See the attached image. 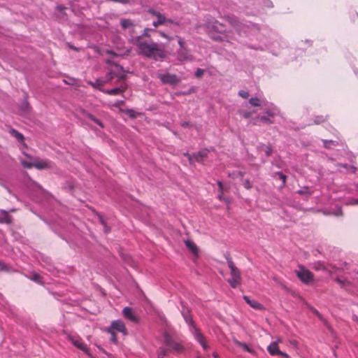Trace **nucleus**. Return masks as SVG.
<instances>
[{"label": "nucleus", "instance_id": "774afa93", "mask_svg": "<svg viewBox=\"0 0 358 358\" xmlns=\"http://www.w3.org/2000/svg\"><path fill=\"white\" fill-rule=\"evenodd\" d=\"M213 356L214 358H217L218 357V355L216 352H213Z\"/></svg>", "mask_w": 358, "mask_h": 358}, {"label": "nucleus", "instance_id": "f03ea898", "mask_svg": "<svg viewBox=\"0 0 358 358\" xmlns=\"http://www.w3.org/2000/svg\"><path fill=\"white\" fill-rule=\"evenodd\" d=\"M227 262L229 268H230L231 278L228 280V282L231 287L236 288L240 285L241 281V276L240 271L236 267L234 262L229 255L226 256Z\"/></svg>", "mask_w": 358, "mask_h": 358}, {"label": "nucleus", "instance_id": "e2e57ef3", "mask_svg": "<svg viewBox=\"0 0 358 358\" xmlns=\"http://www.w3.org/2000/svg\"><path fill=\"white\" fill-rule=\"evenodd\" d=\"M238 176L241 179H243V176H244V173H243V172H242V171H239V172L238 173Z\"/></svg>", "mask_w": 358, "mask_h": 358}, {"label": "nucleus", "instance_id": "4c0bfd02", "mask_svg": "<svg viewBox=\"0 0 358 358\" xmlns=\"http://www.w3.org/2000/svg\"><path fill=\"white\" fill-rule=\"evenodd\" d=\"M326 120V117H324V116L321 115V116H317L315 117V124H320V123H322L323 122H324Z\"/></svg>", "mask_w": 358, "mask_h": 358}, {"label": "nucleus", "instance_id": "a878e982", "mask_svg": "<svg viewBox=\"0 0 358 358\" xmlns=\"http://www.w3.org/2000/svg\"><path fill=\"white\" fill-rule=\"evenodd\" d=\"M168 352H170L167 348H164V347H160L157 350V357L158 358H164Z\"/></svg>", "mask_w": 358, "mask_h": 358}, {"label": "nucleus", "instance_id": "69168bd1", "mask_svg": "<svg viewBox=\"0 0 358 358\" xmlns=\"http://www.w3.org/2000/svg\"><path fill=\"white\" fill-rule=\"evenodd\" d=\"M266 113L267 114V115L268 116H271V117H273V113L269 110L266 111Z\"/></svg>", "mask_w": 358, "mask_h": 358}, {"label": "nucleus", "instance_id": "dca6fc26", "mask_svg": "<svg viewBox=\"0 0 358 358\" xmlns=\"http://www.w3.org/2000/svg\"><path fill=\"white\" fill-rule=\"evenodd\" d=\"M12 222L11 217L8 212L4 210H0V223L10 224Z\"/></svg>", "mask_w": 358, "mask_h": 358}, {"label": "nucleus", "instance_id": "37998d69", "mask_svg": "<svg viewBox=\"0 0 358 358\" xmlns=\"http://www.w3.org/2000/svg\"><path fill=\"white\" fill-rule=\"evenodd\" d=\"M159 35L166 38V39H168L169 41H171L173 39V37L169 36L168 34H166V33H164V31H159Z\"/></svg>", "mask_w": 358, "mask_h": 358}, {"label": "nucleus", "instance_id": "7ed1b4c3", "mask_svg": "<svg viewBox=\"0 0 358 358\" xmlns=\"http://www.w3.org/2000/svg\"><path fill=\"white\" fill-rule=\"evenodd\" d=\"M163 343L167 346V349L170 352L180 353L183 352L184 347L181 343L177 342L166 332H164Z\"/></svg>", "mask_w": 358, "mask_h": 358}, {"label": "nucleus", "instance_id": "39448f33", "mask_svg": "<svg viewBox=\"0 0 358 358\" xmlns=\"http://www.w3.org/2000/svg\"><path fill=\"white\" fill-rule=\"evenodd\" d=\"M297 277L305 284H308L313 280V274L303 266H299V270L295 271Z\"/></svg>", "mask_w": 358, "mask_h": 358}, {"label": "nucleus", "instance_id": "ddd939ff", "mask_svg": "<svg viewBox=\"0 0 358 358\" xmlns=\"http://www.w3.org/2000/svg\"><path fill=\"white\" fill-rule=\"evenodd\" d=\"M127 89V87L125 85H121L120 87L113 88L112 90H105L103 89L101 91L109 95H117L121 93H123Z\"/></svg>", "mask_w": 358, "mask_h": 358}, {"label": "nucleus", "instance_id": "2eb2a0df", "mask_svg": "<svg viewBox=\"0 0 358 358\" xmlns=\"http://www.w3.org/2000/svg\"><path fill=\"white\" fill-rule=\"evenodd\" d=\"M245 301L250 305L252 308L256 310H263L264 306L255 300H251L248 296H244Z\"/></svg>", "mask_w": 358, "mask_h": 358}, {"label": "nucleus", "instance_id": "c9c22d12", "mask_svg": "<svg viewBox=\"0 0 358 358\" xmlns=\"http://www.w3.org/2000/svg\"><path fill=\"white\" fill-rule=\"evenodd\" d=\"M243 185L247 189H250L252 188V185L250 184V181L249 179L244 180L243 182Z\"/></svg>", "mask_w": 358, "mask_h": 358}, {"label": "nucleus", "instance_id": "de8ad7c7", "mask_svg": "<svg viewBox=\"0 0 358 358\" xmlns=\"http://www.w3.org/2000/svg\"><path fill=\"white\" fill-rule=\"evenodd\" d=\"M348 204L350 205H357L358 204V199H352L348 202Z\"/></svg>", "mask_w": 358, "mask_h": 358}, {"label": "nucleus", "instance_id": "473e14b6", "mask_svg": "<svg viewBox=\"0 0 358 358\" xmlns=\"http://www.w3.org/2000/svg\"><path fill=\"white\" fill-rule=\"evenodd\" d=\"M22 165L26 169H31L34 166V162H29L24 160H21Z\"/></svg>", "mask_w": 358, "mask_h": 358}, {"label": "nucleus", "instance_id": "ea45409f", "mask_svg": "<svg viewBox=\"0 0 358 358\" xmlns=\"http://www.w3.org/2000/svg\"><path fill=\"white\" fill-rule=\"evenodd\" d=\"M336 281L342 287H344L346 285H349L348 281L342 280L340 278H336Z\"/></svg>", "mask_w": 358, "mask_h": 358}, {"label": "nucleus", "instance_id": "2f4dec72", "mask_svg": "<svg viewBox=\"0 0 358 358\" xmlns=\"http://www.w3.org/2000/svg\"><path fill=\"white\" fill-rule=\"evenodd\" d=\"M104 84V82L100 80H96V81L94 83H90V85H92L95 88H99V90H102L101 89V87L103 86Z\"/></svg>", "mask_w": 358, "mask_h": 358}, {"label": "nucleus", "instance_id": "4be33fe9", "mask_svg": "<svg viewBox=\"0 0 358 358\" xmlns=\"http://www.w3.org/2000/svg\"><path fill=\"white\" fill-rule=\"evenodd\" d=\"M31 107L27 100V96H26L24 100L22 101L20 109L23 113H28L30 110Z\"/></svg>", "mask_w": 358, "mask_h": 358}, {"label": "nucleus", "instance_id": "cd10ccee", "mask_svg": "<svg viewBox=\"0 0 358 358\" xmlns=\"http://www.w3.org/2000/svg\"><path fill=\"white\" fill-rule=\"evenodd\" d=\"M31 280L38 283V284H42L43 283V281H42V278L40 276L39 274L36 273H34L32 274V275L29 278Z\"/></svg>", "mask_w": 358, "mask_h": 358}, {"label": "nucleus", "instance_id": "7c9ffc66", "mask_svg": "<svg viewBox=\"0 0 358 358\" xmlns=\"http://www.w3.org/2000/svg\"><path fill=\"white\" fill-rule=\"evenodd\" d=\"M249 103L253 106H260V100L256 97H252L249 100Z\"/></svg>", "mask_w": 358, "mask_h": 358}, {"label": "nucleus", "instance_id": "412c9836", "mask_svg": "<svg viewBox=\"0 0 358 358\" xmlns=\"http://www.w3.org/2000/svg\"><path fill=\"white\" fill-rule=\"evenodd\" d=\"M9 133L12 136L15 137L18 141H20L21 143L24 141V136L21 133H20L17 130H15V129H10Z\"/></svg>", "mask_w": 358, "mask_h": 358}, {"label": "nucleus", "instance_id": "6ab92c4d", "mask_svg": "<svg viewBox=\"0 0 358 358\" xmlns=\"http://www.w3.org/2000/svg\"><path fill=\"white\" fill-rule=\"evenodd\" d=\"M182 315L184 317L185 322L187 324H189V325L190 326L191 329H192L193 327H196V325H195L191 315L189 314L188 311H187V312L182 311Z\"/></svg>", "mask_w": 358, "mask_h": 358}, {"label": "nucleus", "instance_id": "9d476101", "mask_svg": "<svg viewBox=\"0 0 358 358\" xmlns=\"http://www.w3.org/2000/svg\"><path fill=\"white\" fill-rule=\"evenodd\" d=\"M178 59L180 62L192 61L193 59L192 55L189 53V50L186 48L178 49L177 51Z\"/></svg>", "mask_w": 358, "mask_h": 358}, {"label": "nucleus", "instance_id": "423d86ee", "mask_svg": "<svg viewBox=\"0 0 358 358\" xmlns=\"http://www.w3.org/2000/svg\"><path fill=\"white\" fill-rule=\"evenodd\" d=\"M148 13L152 15L154 17H157V20H154L152 22V25L155 28L158 27L159 26L163 25L166 23L167 18L164 15V14L157 11L153 8H149L148 10Z\"/></svg>", "mask_w": 358, "mask_h": 358}, {"label": "nucleus", "instance_id": "09e8293b", "mask_svg": "<svg viewBox=\"0 0 358 358\" xmlns=\"http://www.w3.org/2000/svg\"><path fill=\"white\" fill-rule=\"evenodd\" d=\"M217 185H218V187H219V192H223V185H222V182L220 180L217 181Z\"/></svg>", "mask_w": 358, "mask_h": 358}, {"label": "nucleus", "instance_id": "a19ab883", "mask_svg": "<svg viewBox=\"0 0 358 358\" xmlns=\"http://www.w3.org/2000/svg\"><path fill=\"white\" fill-rule=\"evenodd\" d=\"M310 309L315 315L319 317L320 320H322V315L315 308L310 307Z\"/></svg>", "mask_w": 358, "mask_h": 358}, {"label": "nucleus", "instance_id": "393cba45", "mask_svg": "<svg viewBox=\"0 0 358 358\" xmlns=\"http://www.w3.org/2000/svg\"><path fill=\"white\" fill-rule=\"evenodd\" d=\"M86 117L87 118H89L90 120H91L92 121H93L96 124H98L101 128H103L104 126H103V122L100 120L95 117L93 115H92L90 113H87Z\"/></svg>", "mask_w": 358, "mask_h": 358}, {"label": "nucleus", "instance_id": "f8f14e48", "mask_svg": "<svg viewBox=\"0 0 358 358\" xmlns=\"http://www.w3.org/2000/svg\"><path fill=\"white\" fill-rule=\"evenodd\" d=\"M226 20L227 22L233 27H234L237 31L240 32L241 31V23L238 21V20L233 16V15H227L226 16Z\"/></svg>", "mask_w": 358, "mask_h": 358}, {"label": "nucleus", "instance_id": "c85d7f7f", "mask_svg": "<svg viewBox=\"0 0 358 358\" xmlns=\"http://www.w3.org/2000/svg\"><path fill=\"white\" fill-rule=\"evenodd\" d=\"M238 114L241 115L243 117L248 119L251 117L252 112L248 111V110H239Z\"/></svg>", "mask_w": 358, "mask_h": 358}, {"label": "nucleus", "instance_id": "e433bc0d", "mask_svg": "<svg viewBox=\"0 0 358 358\" xmlns=\"http://www.w3.org/2000/svg\"><path fill=\"white\" fill-rule=\"evenodd\" d=\"M259 120L266 124H271L273 123V121L271 120L269 118L266 117V116H261L259 117Z\"/></svg>", "mask_w": 358, "mask_h": 358}, {"label": "nucleus", "instance_id": "72a5a7b5", "mask_svg": "<svg viewBox=\"0 0 358 358\" xmlns=\"http://www.w3.org/2000/svg\"><path fill=\"white\" fill-rule=\"evenodd\" d=\"M275 174L279 176V178L280 180H282V185L285 186V183H286L287 176L285 175H284L282 172H277Z\"/></svg>", "mask_w": 358, "mask_h": 358}, {"label": "nucleus", "instance_id": "9b49d317", "mask_svg": "<svg viewBox=\"0 0 358 358\" xmlns=\"http://www.w3.org/2000/svg\"><path fill=\"white\" fill-rule=\"evenodd\" d=\"M34 167L39 170L48 169L53 168V164L51 162L47 160H37L34 162Z\"/></svg>", "mask_w": 358, "mask_h": 358}, {"label": "nucleus", "instance_id": "bb28decb", "mask_svg": "<svg viewBox=\"0 0 358 358\" xmlns=\"http://www.w3.org/2000/svg\"><path fill=\"white\" fill-rule=\"evenodd\" d=\"M324 146L327 148H331L332 146H336L338 145V143L332 140H323Z\"/></svg>", "mask_w": 358, "mask_h": 358}, {"label": "nucleus", "instance_id": "4d7b16f0", "mask_svg": "<svg viewBox=\"0 0 358 358\" xmlns=\"http://www.w3.org/2000/svg\"><path fill=\"white\" fill-rule=\"evenodd\" d=\"M273 343H276V344L278 345V343H282V339L280 337H278L276 340Z\"/></svg>", "mask_w": 358, "mask_h": 358}, {"label": "nucleus", "instance_id": "b1692460", "mask_svg": "<svg viewBox=\"0 0 358 358\" xmlns=\"http://www.w3.org/2000/svg\"><path fill=\"white\" fill-rule=\"evenodd\" d=\"M120 24L123 29H127L134 25L132 21L129 19H122Z\"/></svg>", "mask_w": 358, "mask_h": 358}, {"label": "nucleus", "instance_id": "4468645a", "mask_svg": "<svg viewBox=\"0 0 358 358\" xmlns=\"http://www.w3.org/2000/svg\"><path fill=\"white\" fill-rule=\"evenodd\" d=\"M122 314L124 317L129 320L130 321L134 322H137V317L134 314L132 309L131 308H129V307L124 308V309L122 310Z\"/></svg>", "mask_w": 358, "mask_h": 358}, {"label": "nucleus", "instance_id": "49530a36", "mask_svg": "<svg viewBox=\"0 0 358 358\" xmlns=\"http://www.w3.org/2000/svg\"><path fill=\"white\" fill-rule=\"evenodd\" d=\"M166 23H171V24H176V25H179V22L176 21V20H172V19H169V18H167Z\"/></svg>", "mask_w": 358, "mask_h": 358}, {"label": "nucleus", "instance_id": "c03bdc74", "mask_svg": "<svg viewBox=\"0 0 358 358\" xmlns=\"http://www.w3.org/2000/svg\"><path fill=\"white\" fill-rule=\"evenodd\" d=\"M115 77H116V74L112 71H110L107 75V81L113 80Z\"/></svg>", "mask_w": 358, "mask_h": 358}, {"label": "nucleus", "instance_id": "13d9d810", "mask_svg": "<svg viewBox=\"0 0 358 358\" xmlns=\"http://www.w3.org/2000/svg\"><path fill=\"white\" fill-rule=\"evenodd\" d=\"M116 77H117L119 80H124L126 76L124 75H116Z\"/></svg>", "mask_w": 358, "mask_h": 358}, {"label": "nucleus", "instance_id": "0e129e2a", "mask_svg": "<svg viewBox=\"0 0 358 358\" xmlns=\"http://www.w3.org/2000/svg\"><path fill=\"white\" fill-rule=\"evenodd\" d=\"M222 201H224L226 203H230V200L229 198L227 197H224V199H222Z\"/></svg>", "mask_w": 358, "mask_h": 358}, {"label": "nucleus", "instance_id": "1a4fd4ad", "mask_svg": "<svg viewBox=\"0 0 358 358\" xmlns=\"http://www.w3.org/2000/svg\"><path fill=\"white\" fill-rule=\"evenodd\" d=\"M108 329H111L113 331L116 330L119 332L122 333L124 335L127 334V331L125 327L124 322L121 320H115L111 322L110 327Z\"/></svg>", "mask_w": 358, "mask_h": 358}, {"label": "nucleus", "instance_id": "a18cd8bd", "mask_svg": "<svg viewBox=\"0 0 358 358\" xmlns=\"http://www.w3.org/2000/svg\"><path fill=\"white\" fill-rule=\"evenodd\" d=\"M272 152V148L271 146H267L265 150L266 156H270Z\"/></svg>", "mask_w": 358, "mask_h": 358}, {"label": "nucleus", "instance_id": "052dcab7", "mask_svg": "<svg viewBox=\"0 0 358 358\" xmlns=\"http://www.w3.org/2000/svg\"><path fill=\"white\" fill-rule=\"evenodd\" d=\"M69 48L73 50H76V51H79V48L72 45H69Z\"/></svg>", "mask_w": 358, "mask_h": 358}, {"label": "nucleus", "instance_id": "f257e3e1", "mask_svg": "<svg viewBox=\"0 0 358 358\" xmlns=\"http://www.w3.org/2000/svg\"><path fill=\"white\" fill-rule=\"evenodd\" d=\"M154 31L150 28H145L142 34L138 36H132L129 42L137 47V53L146 58L155 61H162L166 59L167 52L164 48L152 41H148L145 38H150V32Z\"/></svg>", "mask_w": 358, "mask_h": 358}, {"label": "nucleus", "instance_id": "680f3d73", "mask_svg": "<svg viewBox=\"0 0 358 358\" xmlns=\"http://www.w3.org/2000/svg\"><path fill=\"white\" fill-rule=\"evenodd\" d=\"M308 192V189L306 188V190H299L298 191V193L300 194H305Z\"/></svg>", "mask_w": 358, "mask_h": 358}, {"label": "nucleus", "instance_id": "338daca9", "mask_svg": "<svg viewBox=\"0 0 358 358\" xmlns=\"http://www.w3.org/2000/svg\"><path fill=\"white\" fill-rule=\"evenodd\" d=\"M115 66L118 69H120L122 71H124L123 68L121 66H119L117 64H116Z\"/></svg>", "mask_w": 358, "mask_h": 358}, {"label": "nucleus", "instance_id": "aec40b11", "mask_svg": "<svg viewBox=\"0 0 358 358\" xmlns=\"http://www.w3.org/2000/svg\"><path fill=\"white\" fill-rule=\"evenodd\" d=\"M233 341L237 346L242 348L244 350L250 353L254 352V350L251 349L246 343L240 342L239 341L235 338L233 340Z\"/></svg>", "mask_w": 358, "mask_h": 358}, {"label": "nucleus", "instance_id": "6e6552de", "mask_svg": "<svg viewBox=\"0 0 358 358\" xmlns=\"http://www.w3.org/2000/svg\"><path fill=\"white\" fill-rule=\"evenodd\" d=\"M69 341L71 342V343L76 347L77 348L80 349L85 353L90 355L89 350L87 347V345L82 342V339L77 336H71L68 335L67 336Z\"/></svg>", "mask_w": 358, "mask_h": 358}, {"label": "nucleus", "instance_id": "f704fd0d", "mask_svg": "<svg viewBox=\"0 0 358 358\" xmlns=\"http://www.w3.org/2000/svg\"><path fill=\"white\" fill-rule=\"evenodd\" d=\"M176 37L178 38V43L180 46L179 49L185 48V42H184L183 39L178 36H176Z\"/></svg>", "mask_w": 358, "mask_h": 358}, {"label": "nucleus", "instance_id": "3c124183", "mask_svg": "<svg viewBox=\"0 0 358 358\" xmlns=\"http://www.w3.org/2000/svg\"><path fill=\"white\" fill-rule=\"evenodd\" d=\"M99 218L100 222L103 225V227H106V223L105 220H103V217L99 215Z\"/></svg>", "mask_w": 358, "mask_h": 358}, {"label": "nucleus", "instance_id": "f3484780", "mask_svg": "<svg viewBox=\"0 0 358 358\" xmlns=\"http://www.w3.org/2000/svg\"><path fill=\"white\" fill-rule=\"evenodd\" d=\"M267 350L268 353L272 356L278 355L280 353L278 345L276 343H271L268 347Z\"/></svg>", "mask_w": 358, "mask_h": 358}, {"label": "nucleus", "instance_id": "79ce46f5", "mask_svg": "<svg viewBox=\"0 0 358 358\" xmlns=\"http://www.w3.org/2000/svg\"><path fill=\"white\" fill-rule=\"evenodd\" d=\"M203 72H204V70H203L201 69H197L195 72V76L196 78H201L203 76Z\"/></svg>", "mask_w": 358, "mask_h": 358}, {"label": "nucleus", "instance_id": "6e6d98bb", "mask_svg": "<svg viewBox=\"0 0 358 358\" xmlns=\"http://www.w3.org/2000/svg\"><path fill=\"white\" fill-rule=\"evenodd\" d=\"M224 195H223V192H220V194H218V199L220 200V201H222V199H224Z\"/></svg>", "mask_w": 358, "mask_h": 358}, {"label": "nucleus", "instance_id": "a211bd4d", "mask_svg": "<svg viewBox=\"0 0 358 358\" xmlns=\"http://www.w3.org/2000/svg\"><path fill=\"white\" fill-rule=\"evenodd\" d=\"M186 247L195 255L198 254V248L196 245L191 241L187 240L185 242Z\"/></svg>", "mask_w": 358, "mask_h": 358}, {"label": "nucleus", "instance_id": "bf43d9fd", "mask_svg": "<svg viewBox=\"0 0 358 358\" xmlns=\"http://www.w3.org/2000/svg\"><path fill=\"white\" fill-rule=\"evenodd\" d=\"M57 10H59V11H61V12H63V11L65 10V8H64V7H63V6H58L57 7Z\"/></svg>", "mask_w": 358, "mask_h": 358}, {"label": "nucleus", "instance_id": "58836bf2", "mask_svg": "<svg viewBox=\"0 0 358 358\" xmlns=\"http://www.w3.org/2000/svg\"><path fill=\"white\" fill-rule=\"evenodd\" d=\"M238 94L243 99H247L249 96V93L245 90H240Z\"/></svg>", "mask_w": 358, "mask_h": 358}, {"label": "nucleus", "instance_id": "8fccbe9b", "mask_svg": "<svg viewBox=\"0 0 358 358\" xmlns=\"http://www.w3.org/2000/svg\"><path fill=\"white\" fill-rule=\"evenodd\" d=\"M0 271H7L6 265L0 262Z\"/></svg>", "mask_w": 358, "mask_h": 358}, {"label": "nucleus", "instance_id": "20e7f679", "mask_svg": "<svg viewBox=\"0 0 358 358\" xmlns=\"http://www.w3.org/2000/svg\"><path fill=\"white\" fill-rule=\"evenodd\" d=\"M157 78L163 84H169L171 85H176L180 82V78L176 74L166 73H157Z\"/></svg>", "mask_w": 358, "mask_h": 358}, {"label": "nucleus", "instance_id": "0eeeda50", "mask_svg": "<svg viewBox=\"0 0 358 358\" xmlns=\"http://www.w3.org/2000/svg\"><path fill=\"white\" fill-rule=\"evenodd\" d=\"M191 332L203 349L207 350L209 348V345L205 336L201 334L200 330L196 327H193L192 329H191Z\"/></svg>", "mask_w": 358, "mask_h": 358}, {"label": "nucleus", "instance_id": "864d4df0", "mask_svg": "<svg viewBox=\"0 0 358 358\" xmlns=\"http://www.w3.org/2000/svg\"><path fill=\"white\" fill-rule=\"evenodd\" d=\"M278 355H280V356H282V357H283L285 358H288L289 357V355L287 353L283 352L282 351H280V353Z\"/></svg>", "mask_w": 358, "mask_h": 358}, {"label": "nucleus", "instance_id": "603ef678", "mask_svg": "<svg viewBox=\"0 0 358 358\" xmlns=\"http://www.w3.org/2000/svg\"><path fill=\"white\" fill-rule=\"evenodd\" d=\"M181 126H182V127H188L191 126V124H190L189 122H185H185H182L181 123Z\"/></svg>", "mask_w": 358, "mask_h": 358}, {"label": "nucleus", "instance_id": "c756f323", "mask_svg": "<svg viewBox=\"0 0 358 358\" xmlns=\"http://www.w3.org/2000/svg\"><path fill=\"white\" fill-rule=\"evenodd\" d=\"M106 331L110 334V341L113 343H116L117 342V336H116V334L114 332V331H113L111 329L107 328L106 329Z\"/></svg>", "mask_w": 358, "mask_h": 358}, {"label": "nucleus", "instance_id": "5fc2aeb1", "mask_svg": "<svg viewBox=\"0 0 358 358\" xmlns=\"http://www.w3.org/2000/svg\"><path fill=\"white\" fill-rule=\"evenodd\" d=\"M188 159H189V162L190 164H192L193 163V161L194 159V155H189L188 157Z\"/></svg>", "mask_w": 358, "mask_h": 358}, {"label": "nucleus", "instance_id": "5701e85b", "mask_svg": "<svg viewBox=\"0 0 358 358\" xmlns=\"http://www.w3.org/2000/svg\"><path fill=\"white\" fill-rule=\"evenodd\" d=\"M206 155H207L206 150L199 151V152L194 154V160L196 162H201L203 158L206 157Z\"/></svg>", "mask_w": 358, "mask_h": 358}]
</instances>
